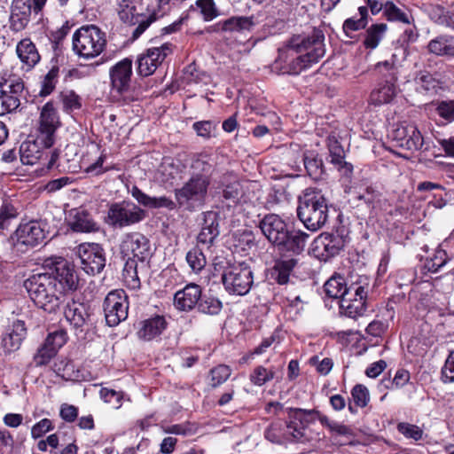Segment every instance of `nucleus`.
Returning a JSON list of instances; mask_svg holds the SVG:
<instances>
[{"instance_id":"nucleus-39","label":"nucleus","mask_w":454,"mask_h":454,"mask_svg":"<svg viewBox=\"0 0 454 454\" xmlns=\"http://www.w3.org/2000/svg\"><path fill=\"white\" fill-rule=\"evenodd\" d=\"M24 90V83L20 78L9 75L8 77H0V95L12 93L13 95H21Z\"/></svg>"},{"instance_id":"nucleus-36","label":"nucleus","mask_w":454,"mask_h":454,"mask_svg":"<svg viewBox=\"0 0 454 454\" xmlns=\"http://www.w3.org/2000/svg\"><path fill=\"white\" fill-rule=\"evenodd\" d=\"M309 238V234L301 231H288L286 240H285L284 243H281L279 247L286 251H292L294 253L299 254L303 250Z\"/></svg>"},{"instance_id":"nucleus-6","label":"nucleus","mask_w":454,"mask_h":454,"mask_svg":"<svg viewBox=\"0 0 454 454\" xmlns=\"http://www.w3.org/2000/svg\"><path fill=\"white\" fill-rule=\"evenodd\" d=\"M222 281L229 294L245 295L252 287L253 271L246 263L233 265L223 271Z\"/></svg>"},{"instance_id":"nucleus-37","label":"nucleus","mask_w":454,"mask_h":454,"mask_svg":"<svg viewBox=\"0 0 454 454\" xmlns=\"http://www.w3.org/2000/svg\"><path fill=\"white\" fill-rule=\"evenodd\" d=\"M223 197L232 203L239 202L244 197V185L236 178L224 181Z\"/></svg>"},{"instance_id":"nucleus-18","label":"nucleus","mask_w":454,"mask_h":454,"mask_svg":"<svg viewBox=\"0 0 454 454\" xmlns=\"http://www.w3.org/2000/svg\"><path fill=\"white\" fill-rule=\"evenodd\" d=\"M111 85L119 94L127 92L130 88L132 77V60L123 59L113 66L109 71Z\"/></svg>"},{"instance_id":"nucleus-63","label":"nucleus","mask_w":454,"mask_h":454,"mask_svg":"<svg viewBox=\"0 0 454 454\" xmlns=\"http://www.w3.org/2000/svg\"><path fill=\"white\" fill-rule=\"evenodd\" d=\"M196 4L200 8L206 20H211L217 16V11L213 0H198Z\"/></svg>"},{"instance_id":"nucleus-33","label":"nucleus","mask_w":454,"mask_h":454,"mask_svg":"<svg viewBox=\"0 0 454 454\" xmlns=\"http://www.w3.org/2000/svg\"><path fill=\"white\" fill-rule=\"evenodd\" d=\"M427 49L434 55L454 58V35H441L428 43Z\"/></svg>"},{"instance_id":"nucleus-52","label":"nucleus","mask_w":454,"mask_h":454,"mask_svg":"<svg viewBox=\"0 0 454 454\" xmlns=\"http://www.w3.org/2000/svg\"><path fill=\"white\" fill-rule=\"evenodd\" d=\"M137 260H135L134 258H127L123 269V276L125 278V280L133 287L139 286V278L137 276Z\"/></svg>"},{"instance_id":"nucleus-57","label":"nucleus","mask_w":454,"mask_h":454,"mask_svg":"<svg viewBox=\"0 0 454 454\" xmlns=\"http://www.w3.org/2000/svg\"><path fill=\"white\" fill-rule=\"evenodd\" d=\"M57 351L54 348H51L50 345H47L45 341L44 344L38 349L37 353L35 355V362L36 365H44L47 364L51 359L56 355Z\"/></svg>"},{"instance_id":"nucleus-10","label":"nucleus","mask_w":454,"mask_h":454,"mask_svg":"<svg viewBox=\"0 0 454 454\" xmlns=\"http://www.w3.org/2000/svg\"><path fill=\"white\" fill-rule=\"evenodd\" d=\"M389 137L395 146L411 152L420 150L424 144L420 131L412 123L403 122L397 125Z\"/></svg>"},{"instance_id":"nucleus-1","label":"nucleus","mask_w":454,"mask_h":454,"mask_svg":"<svg viewBox=\"0 0 454 454\" xmlns=\"http://www.w3.org/2000/svg\"><path fill=\"white\" fill-rule=\"evenodd\" d=\"M312 412L298 410L294 412V419L290 422L277 419L270 423L264 432L265 438L277 444H283L286 442L297 440H309L312 428Z\"/></svg>"},{"instance_id":"nucleus-43","label":"nucleus","mask_w":454,"mask_h":454,"mask_svg":"<svg viewBox=\"0 0 454 454\" xmlns=\"http://www.w3.org/2000/svg\"><path fill=\"white\" fill-rule=\"evenodd\" d=\"M186 261L194 272H200L206 266V256L202 249L195 247L186 254Z\"/></svg>"},{"instance_id":"nucleus-24","label":"nucleus","mask_w":454,"mask_h":454,"mask_svg":"<svg viewBox=\"0 0 454 454\" xmlns=\"http://www.w3.org/2000/svg\"><path fill=\"white\" fill-rule=\"evenodd\" d=\"M65 318L70 323L75 330L83 332V326L86 325L90 314L87 306L79 301H69L64 310Z\"/></svg>"},{"instance_id":"nucleus-21","label":"nucleus","mask_w":454,"mask_h":454,"mask_svg":"<svg viewBox=\"0 0 454 454\" xmlns=\"http://www.w3.org/2000/svg\"><path fill=\"white\" fill-rule=\"evenodd\" d=\"M219 233L218 215L214 211L203 213L201 230L197 237L198 244L206 246L209 248L215 239L218 237Z\"/></svg>"},{"instance_id":"nucleus-25","label":"nucleus","mask_w":454,"mask_h":454,"mask_svg":"<svg viewBox=\"0 0 454 454\" xmlns=\"http://www.w3.org/2000/svg\"><path fill=\"white\" fill-rule=\"evenodd\" d=\"M255 25L254 16H233L216 23L214 31L244 33L251 31Z\"/></svg>"},{"instance_id":"nucleus-5","label":"nucleus","mask_w":454,"mask_h":454,"mask_svg":"<svg viewBox=\"0 0 454 454\" xmlns=\"http://www.w3.org/2000/svg\"><path fill=\"white\" fill-rule=\"evenodd\" d=\"M43 270L51 276L58 289L63 295L69 291L76 290L78 276L74 267L62 257H51L44 261Z\"/></svg>"},{"instance_id":"nucleus-31","label":"nucleus","mask_w":454,"mask_h":454,"mask_svg":"<svg viewBox=\"0 0 454 454\" xmlns=\"http://www.w3.org/2000/svg\"><path fill=\"white\" fill-rule=\"evenodd\" d=\"M16 51L20 61L28 69L34 67L40 60V55L35 45L28 38L22 39L17 44Z\"/></svg>"},{"instance_id":"nucleus-9","label":"nucleus","mask_w":454,"mask_h":454,"mask_svg":"<svg viewBox=\"0 0 454 454\" xmlns=\"http://www.w3.org/2000/svg\"><path fill=\"white\" fill-rule=\"evenodd\" d=\"M129 302L124 291L110 292L104 301V312L106 324L116 326L128 317Z\"/></svg>"},{"instance_id":"nucleus-29","label":"nucleus","mask_w":454,"mask_h":454,"mask_svg":"<svg viewBox=\"0 0 454 454\" xmlns=\"http://www.w3.org/2000/svg\"><path fill=\"white\" fill-rule=\"evenodd\" d=\"M414 81L416 90L426 96L433 97L442 88L440 80L427 71H420Z\"/></svg>"},{"instance_id":"nucleus-46","label":"nucleus","mask_w":454,"mask_h":454,"mask_svg":"<svg viewBox=\"0 0 454 454\" xmlns=\"http://www.w3.org/2000/svg\"><path fill=\"white\" fill-rule=\"evenodd\" d=\"M17 209L11 204H3L0 209V229L8 230L17 218Z\"/></svg>"},{"instance_id":"nucleus-48","label":"nucleus","mask_w":454,"mask_h":454,"mask_svg":"<svg viewBox=\"0 0 454 454\" xmlns=\"http://www.w3.org/2000/svg\"><path fill=\"white\" fill-rule=\"evenodd\" d=\"M274 378V372L262 365L254 369L250 374V381L258 387H261Z\"/></svg>"},{"instance_id":"nucleus-41","label":"nucleus","mask_w":454,"mask_h":454,"mask_svg":"<svg viewBox=\"0 0 454 454\" xmlns=\"http://www.w3.org/2000/svg\"><path fill=\"white\" fill-rule=\"evenodd\" d=\"M198 310L207 315H217L222 308V301L213 296L201 295L198 303Z\"/></svg>"},{"instance_id":"nucleus-62","label":"nucleus","mask_w":454,"mask_h":454,"mask_svg":"<svg viewBox=\"0 0 454 454\" xmlns=\"http://www.w3.org/2000/svg\"><path fill=\"white\" fill-rule=\"evenodd\" d=\"M45 341L47 342V345H50L58 351V349L67 342V333L62 330L51 333L47 336Z\"/></svg>"},{"instance_id":"nucleus-4","label":"nucleus","mask_w":454,"mask_h":454,"mask_svg":"<svg viewBox=\"0 0 454 454\" xmlns=\"http://www.w3.org/2000/svg\"><path fill=\"white\" fill-rule=\"evenodd\" d=\"M210 178L208 176L194 174L183 186L175 190L176 203L180 207L192 211L205 204Z\"/></svg>"},{"instance_id":"nucleus-59","label":"nucleus","mask_w":454,"mask_h":454,"mask_svg":"<svg viewBox=\"0 0 454 454\" xmlns=\"http://www.w3.org/2000/svg\"><path fill=\"white\" fill-rule=\"evenodd\" d=\"M441 374V379L443 383L454 382V350H452L446 358Z\"/></svg>"},{"instance_id":"nucleus-40","label":"nucleus","mask_w":454,"mask_h":454,"mask_svg":"<svg viewBox=\"0 0 454 454\" xmlns=\"http://www.w3.org/2000/svg\"><path fill=\"white\" fill-rule=\"evenodd\" d=\"M214 159L212 155L202 153L197 154L192 162V168L196 172L195 174H200L207 176L210 173L214 167Z\"/></svg>"},{"instance_id":"nucleus-30","label":"nucleus","mask_w":454,"mask_h":454,"mask_svg":"<svg viewBox=\"0 0 454 454\" xmlns=\"http://www.w3.org/2000/svg\"><path fill=\"white\" fill-rule=\"evenodd\" d=\"M27 335L24 321L13 322L10 332L3 338V346L7 352H13L20 348L22 340Z\"/></svg>"},{"instance_id":"nucleus-3","label":"nucleus","mask_w":454,"mask_h":454,"mask_svg":"<svg viewBox=\"0 0 454 454\" xmlns=\"http://www.w3.org/2000/svg\"><path fill=\"white\" fill-rule=\"evenodd\" d=\"M72 44L76 55L90 59L104 51L106 45V34L95 25H84L74 33Z\"/></svg>"},{"instance_id":"nucleus-61","label":"nucleus","mask_w":454,"mask_h":454,"mask_svg":"<svg viewBox=\"0 0 454 454\" xmlns=\"http://www.w3.org/2000/svg\"><path fill=\"white\" fill-rule=\"evenodd\" d=\"M365 27L366 24L364 19L349 18L344 21L342 28L345 35L349 38H352L353 32L363 29Z\"/></svg>"},{"instance_id":"nucleus-53","label":"nucleus","mask_w":454,"mask_h":454,"mask_svg":"<svg viewBox=\"0 0 454 454\" xmlns=\"http://www.w3.org/2000/svg\"><path fill=\"white\" fill-rule=\"evenodd\" d=\"M410 380V372L404 369H399L396 371L394 379L381 380V384L387 388H399L407 384Z\"/></svg>"},{"instance_id":"nucleus-8","label":"nucleus","mask_w":454,"mask_h":454,"mask_svg":"<svg viewBox=\"0 0 454 454\" xmlns=\"http://www.w3.org/2000/svg\"><path fill=\"white\" fill-rule=\"evenodd\" d=\"M59 127V118L53 105L45 104L41 110L36 136L41 145L45 148L51 147L56 142Z\"/></svg>"},{"instance_id":"nucleus-26","label":"nucleus","mask_w":454,"mask_h":454,"mask_svg":"<svg viewBox=\"0 0 454 454\" xmlns=\"http://www.w3.org/2000/svg\"><path fill=\"white\" fill-rule=\"evenodd\" d=\"M167 321L163 316H155L139 323L137 336L144 340H151L160 336L167 327Z\"/></svg>"},{"instance_id":"nucleus-38","label":"nucleus","mask_w":454,"mask_h":454,"mask_svg":"<svg viewBox=\"0 0 454 454\" xmlns=\"http://www.w3.org/2000/svg\"><path fill=\"white\" fill-rule=\"evenodd\" d=\"M387 31V25L384 23H379L372 25L366 30L365 39L364 41V45L367 49H375L381 39L384 36V34Z\"/></svg>"},{"instance_id":"nucleus-15","label":"nucleus","mask_w":454,"mask_h":454,"mask_svg":"<svg viewBox=\"0 0 454 454\" xmlns=\"http://www.w3.org/2000/svg\"><path fill=\"white\" fill-rule=\"evenodd\" d=\"M259 227L267 239L278 247L286 240L288 232L287 225L278 215H266L260 221Z\"/></svg>"},{"instance_id":"nucleus-42","label":"nucleus","mask_w":454,"mask_h":454,"mask_svg":"<svg viewBox=\"0 0 454 454\" xmlns=\"http://www.w3.org/2000/svg\"><path fill=\"white\" fill-rule=\"evenodd\" d=\"M384 15L389 21H398L404 24H410V17L408 13L402 11L391 1H387L385 3Z\"/></svg>"},{"instance_id":"nucleus-56","label":"nucleus","mask_w":454,"mask_h":454,"mask_svg":"<svg viewBox=\"0 0 454 454\" xmlns=\"http://www.w3.org/2000/svg\"><path fill=\"white\" fill-rule=\"evenodd\" d=\"M447 262V254L443 250L435 252L434 257L427 259L425 262V268L431 272L438 271Z\"/></svg>"},{"instance_id":"nucleus-28","label":"nucleus","mask_w":454,"mask_h":454,"mask_svg":"<svg viewBox=\"0 0 454 454\" xmlns=\"http://www.w3.org/2000/svg\"><path fill=\"white\" fill-rule=\"evenodd\" d=\"M316 190L314 187V219L317 218V223H314V231L326 224L330 213H336V209L327 203L325 195L320 194Z\"/></svg>"},{"instance_id":"nucleus-51","label":"nucleus","mask_w":454,"mask_h":454,"mask_svg":"<svg viewBox=\"0 0 454 454\" xmlns=\"http://www.w3.org/2000/svg\"><path fill=\"white\" fill-rule=\"evenodd\" d=\"M58 75L59 67H52L42 82V89L40 90L41 96H48L53 91L56 86Z\"/></svg>"},{"instance_id":"nucleus-35","label":"nucleus","mask_w":454,"mask_h":454,"mask_svg":"<svg viewBox=\"0 0 454 454\" xmlns=\"http://www.w3.org/2000/svg\"><path fill=\"white\" fill-rule=\"evenodd\" d=\"M297 217L308 230H312V195L306 189L298 199Z\"/></svg>"},{"instance_id":"nucleus-16","label":"nucleus","mask_w":454,"mask_h":454,"mask_svg":"<svg viewBox=\"0 0 454 454\" xmlns=\"http://www.w3.org/2000/svg\"><path fill=\"white\" fill-rule=\"evenodd\" d=\"M121 252L124 257L143 262L149 254V241L141 233H129L121 241Z\"/></svg>"},{"instance_id":"nucleus-64","label":"nucleus","mask_w":454,"mask_h":454,"mask_svg":"<svg viewBox=\"0 0 454 454\" xmlns=\"http://www.w3.org/2000/svg\"><path fill=\"white\" fill-rule=\"evenodd\" d=\"M436 111L438 114L447 121L454 120V100L442 101L439 103Z\"/></svg>"},{"instance_id":"nucleus-47","label":"nucleus","mask_w":454,"mask_h":454,"mask_svg":"<svg viewBox=\"0 0 454 454\" xmlns=\"http://www.w3.org/2000/svg\"><path fill=\"white\" fill-rule=\"evenodd\" d=\"M231 374V369L225 365L220 364L210 371V385L216 387L225 382Z\"/></svg>"},{"instance_id":"nucleus-11","label":"nucleus","mask_w":454,"mask_h":454,"mask_svg":"<svg viewBox=\"0 0 454 454\" xmlns=\"http://www.w3.org/2000/svg\"><path fill=\"white\" fill-rule=\"evenodd\" d=\"M173 52V44L163 43L160 47H153L137 58V72L142 76L153 74L164 59Z\"/></svg>"},{"instance_id":"nucleus-55","label":"nucleus","mask_w":454,"mask_h":454,"mask_svg":"<svg viewBox=\"0 0 454 454\" xmlns=\"http://www.w3.org/2000/svg\"><path fill=\"white\" fill-rule=\"evenodd\" d=\"M325 252L324 261H327L330 257L337 254L343 247V241L339 237H334L329 234V239L325 241Z\"/></svg>"},{"instance_id":"nucleus-13","label":"nucleus","mask_w":454,"mask_h":454,"mask_svg":"<svg viewBox=\"0 0 454 454\" xmlns=\"http://www.w3.org/2000/svg\"><path fill=\"white\" fill-rule=\"evenodd\" d=\"M366 299L365 288L355 285L350 294L343 296L342 300L339 301L340 313L351 318L363 316L366 311Z\"/></svg>"},{"instance_id":"nucleus-58","label":"nucleus","mask_w":454,"mask_h":454,"mask_svg":"<svg viewBox=\"0 0 454 454\" xmlns=\"http://www.w3.org/2000/svg\"><path fill=\"white\" fill-rule=\"evenodd\" d=\"M100 397L114 409H118L121 406L122 394L121 392L103 387L100 390Z\"/></svg>"},{"instance_id":"nucleus-60","label":"nucleus","mask_w":454,"mask_h":454,"mask_svg":"<svg viewBox=\"0 0 454 454\" xmlns=\"http://www.w3.org/2000/svg\"><path fill=\"white\" fill-rule=\"evenodd\" d=\"M398 431L408 438L418 441L422 438L423 431L415 425L400 423L397 426Z\"/></svg>"},{"instance_id":"nucleus-22","label":"nucleus","mask_w":454,"mask_h":454,"mask_svg":"<svg viewBox=\"0 0 454 454\" xmlns=\"http://www.w3.org/2000/svg\"><path fill=\"white\" fill-rule=\"evenodd\" d=\"M395 74L392 72L389 76L371 92L370 102L374 106H381L390 103L396 96L397 90Z\"/></svg>"},{"instance_id":"nucleus-23","label":"nucleus","mask_w":454,"mask_h":454,"mask_svg":"<svg viewBox=\"0 0 454 454\" xmlns=\"http://www.w3.org/2000/svg\"><path fill=\"white\" fill-rule=\"evenodd\" d=\"M68 224L71 230L76 232H97L100 228L92 215L82 208L74 209L70 212Z\"/></svg>"},{"instance_id":"nucleus-44","label":"nucleus","mask_w":454,"mask_h":454,"mask_svg":"<svg viewBox=\"0 0 454 454\" xmlns=\"http://www.w3.org/2000/svg\"><path fill=\"white\" fill-rule=\"evenodd\" d=\"M217 126L218 121H200L194 122L192 128L198 136L209 139L215 137Z\"/></svg>"},{"instance_id":"nucleus-50","label":"nucleus","mask_w":454,"mask_h":454,"mask_svg":"<svg viewBox=\"0 0 454 454\" xmlns=\"http://www.w3.org/2000/svg\"><path fill=\"white\" fill-rule=\"evenodd\" d=\"M327 146L331 157V162L333 164H341L342 160H344L345 153L335 137H328Z\"/></svg>"},{"instance_id":"nucleus-19","label":"nucleus","mask_w":454,"mask_h":454,"mask_svg":"<svg viewBox=\"0 0 454 454\" xmlns=\"http://www.w3.org/2000/svg\"><path fill=\"white\" fill-rule=\"evenodd\" d=\"M33 11L30 0H12L11 4L10 28L20 32L27 26Z\"/></svg>"},{"instance_id":"nucleus-45","label":"nucleus","mask_w":454,"mask_h":454,"mask_svg":"<svg viewBox=\"0 0 454 454\" xmlns=\"http://www.w3.org/2000/svg\"><path fill=\"white\" fill-rule=\"evenodd\" d=\"M294 267L293 260L277 262L273 268V274L276 275V279L280 285L286 284L289 279V275Z\"/></svg>"},{"instance_id":"nucleus-14","label":"nucleus","mask_w":454,"mask_h":454,"mask_svg":"<svg viewBox=\"0 0 454 454\" xmlns=\"http://www.w3.org/2000/svg\"><path fill=\"white\" fill-rule=\"evenodd\" d=\"M286 47L300 53L307 51L306 54L299 56L293 61L288 73L298 74L310 67L312 57L309 51L312 47V41L309 36L294 35L288 41Z\"/></svg>"},{"instance_id":"nucleus-49","label":"nucleus","mask_w":454,"mask_h":454,"mask_svg":"<svg viewBox=\"0 0 454 454\" xmlns=\"http://www.w3.org/2000/svg\"><path fill=\"white\" fill-rule=\"evenodd\" d=\"M64 110L73 112L82 106L81 98L74 90H64L60 93Z\"/></svg>"},{"instance_id":"nucleus-32","label":"nucleus","mask_w":454,"mask_h":454,"mask_svg":"<svg viewBox=\"0 0 454 454\" xmlns=\"http://www.w3.org/2000/svg\"><path fill=\"white\" fill-rule=\"evenodd\" d=\"M40 142L35 140H27L21 143L20 146V161L24 165H35L43 156V152L41 150Z\"/></svg>"},{"instance_id":"nucleus-34","label":"nucleus","mask_w":454,"mask_h":454,"mask_svg":"<svg viewBox=\"0 0 454 454\" xmlns=\"http://www.w3.org/2000/svg\"><path fill=\"white\" fill-rule=\"evenodd\" d=\"M355 285L347 286L345 278L340 275L333 276L324 285V290L330 298L342 300L343 296L350 294Z\"/></svg>"},{"instance_id":"nucleus-12","label":"nucleus","mask_w":454,"mask_h":454,"mask_svg":"<svg viewBox=\"0 0 454 454\" xmlns=\"http://www.w3.org/2000/svg\"><path fill=\"white\" fill-rule=\"evenodd\" d=\"M78 255L82 270L88 274H98L106 265L104 250L98 244L89 243L80 245Z\"/></svg>"},{"instance_id":"nucleus-2","label":"nucleus","mask_w":454,"mask_h":454,"mask_svg":"<svg viewBox=\"0 0 454 454\" xmlns=\"http://www.w3.org/2000/svg\"><path fill=\"white\" fill-rule=\"evenodd\" d=\"M24 286L36 306L48 312L55 311L61 303L63 294L51 276L44 271L30 276Z\"/></svg>"},{"instance_id":"nucleus-27","label":"nucleus","mask_w":454,"mask_h":454,"mask_svg":"<svg viewBox=\"0 0 454 454\" xmlns=\"http://www.w3.org/2000/svg\"><path fill=\"white\" fill-rule=\"evenodd\" d=\"M132 197L141 205L150 208H168L173 210L176 208V203L166 196L150 197L143 192L138 187L133 186L130 190Z\"/></svg>"},{"instance_id":"nucleus-20","label":"nucleus","mask_w":454,"mask_h":454,"mask_svg":"<svg viewBox=\"0 0 454 454\" xmlns=\"http://www.w3.org/2000/svg\"><path fill=\"white\" fill-rule=\"evenodd\" d=\"M201 288L197 284H188L174 295V306L180 311H191L198 307Z\"/></svg>"},{"instance_id":"nucleus-17","label":"nucleus","mask_w":454,"mask_h":454,"mask_svg":"<svg viewBox=\"0 0 454 454\" xmlns=\"http://www.w3.org/2000/svg\"><path fill=\"white\" fill-rule=\"evenodd\" d=\"M15 238L18 243L34 247L46 238L44 224L37 221L22 223L16 229Z\"/></svg>"},{"instance_id":"nucleus-54","label":"nucleus","mask_w":454,"mask_h":454,"mask_svg":"<svg viewBox=\"0 0 454 454\" xmlns=\"http://www.w3.org/2000/svg\"><path fill=\"white\" fill-rule=\"evenodd\" d=\"M351 396L355 405L361 408L365 407L370 400L369 390L362 384H357L352 388Z\"/></svg>"},{"instance_id":"nucleus-7","label":"nucleus","mask_w":454,"mask_h":454,"mask_svg":"<svg viewBox=\"0 0 454 454\" xmlns=\"http://www.w3.org/2000/svg\"><path fill=\"white\" fill-rule=\"evenodd\" d=\"M146 213L131 202H117L110 206L107 212V223L114 228H123L142 222Z\"/></svg>"}]
</instances>
